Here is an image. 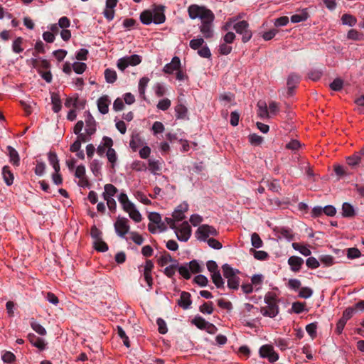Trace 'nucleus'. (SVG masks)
<instances>
[{"label":"nucleus","instance_id":"f3484780","mask_svg":"<svg viewBox=\"0 0 364 364\" xmlns=\"http://www.w3.org/2000/svg\"><path fill=\"white\" fill-rule=\"evenodd\" d=\"M28 338L31 343L38 348L40 350H43L46 348V343L43 339L36 336L33 333H29L28 335Z\"/></svg>","mask_w":364,"mask_h":364},{"label":"nucleus","instance_id":"e2e57ef3","mask_svg":"<svg viewBox=\"0 0 364 364\" xmlns=\"http://www.w3.org/2000/svg\"><path fill=\"white\" fill-rule=\"evenodd\" d=\"M171 106V100L168 98H164L160 100L157 105V108L163 111L167 110Z\"/></svg>","mask_w":364,"mask_h":364},{"label":"nucleus","instance_id":"4c0bfd02","mask_svg":"<svg viewBox=\"0 0 364 364\" xmlns=\"http://www.w3.org/2000/svg\"><path fill=\"white\" fill-rule=\"evenodd\" d=\"M343 24L348 25L349 26H353L357 22V19L355 16L351 14H345L341 17Z\"/></svg>","mask_w":364,"mask_h":364},{"label":"nucleus","instance_id":"9b49d317","mask_svg":"<svg viewBox=\"0 0 364 364\" xmlns=\"http://www.w3.org/2000/svg\"><path fill=\"white\" fill-rule=\"evenodd\" d=\"M288 264L290 267V269L294 272H298L300 271L301 266L304 264V259L298 256H291L288 259Z\"/></svg>","mask_w":364,"mask_h":364},{"label":"nucleus","instance_id":"f257e3e1","mask_svg":"<svg viewBox=\"0 0 364 364\" xmlns=\"http://www.w3.org/2000/svg\"><path fill=\"white\" fill-rule=\"evenodd\" d=\"M264 302L267 306L261 308V314L264 316L274 318L279 314L277 295L272 292L267 293L264 296Z\"/></svg>","mask_w":364,"mask_h":364},{"label":"nucleus","instance_id":"9d476101","mask_svg":"<svg viewBox=\"0 0 364 364\" xmlns=\"http://www.w3.org/2000/svg\"><path fill=\"white\" fill-rule=\"evenodd\" d=\"M102 140L105 141V146L107 147L106 154L107 159L112 164V167H114V165L117 159L115 150L112 148L113 145V141L110 137L108 136H104Z\"/></svg>","mask_w":364,"mask_h":364},{"label":"nucleus","instance_id":"c85d7f7f","mask_svg":"<svg viewBox=\"0 0 364 364\" xmlns=\"http://www.w3.org/2000/svg\"><path fill=\"white\" fill-rule=\"evenodd\" d=\"M175 111L178 119H184L187 118L188 109L183 104L178 103L175 107Z\"/></svg>","mask_w":364,"mask_h":364},{"label":"nucleus","instance_id":"bb28decb","mask_svg":"<svg viewBox=\"0 0 364 364\" xmlns=\"http://www.w3.org/2000/svg\"><path fill=\"white\" fill-rule=\"evenodd\" d=\"M300 80L301 76L299 74L291 73L289 74L287 78V86L290 87L291 88H296Z\"/></svg>","mask_w":364,"mask_h":364},{"label":"nucleus","instance_id":"338daca9","mask_svg":"<svg viewBox=\"0 0 364 364\" xmlns=\"http://www.w3.org/2000/svg\"><path fill=\"white\" fill-rule=\"evenodd\" d=\"M194 282L200 287H205L208 284V280L205 276L199 274L195 277Z\"/></svg>","mask_w":364,"mask_h":364},{"label":"nucleus","instance_id":"a19ab883","mask_svg":"<svg viewBox=\"0 0 364 364\" xmlns=\"http://www.w3.org/2000/svg\"><path fill=\"white\" fill-rule=\"evenodd\" d=\"M179 274L186 279H189L191 278V273H190V269L188 265V264H186L185 265L179 266V264L178 263V269Z\"/></svg>","mask_w":364,"mask_h":364},{"label":"nucleus","instance_id":"13d9d810","mask_svg":"<svg viewBox=\"0 0 364 364\" xmlns=\"http://www.w3.org/2000/svg\"><path fill=\"white\" fill-rule=\"evenodd\" d=\"M127 58L129 65H132V66L137 65L141 61V57L139 55H136V54L130 55V56H127Z\"/></svg>","mask_w":364,"mask_h":364},{"label":"nucleus","instance_id":"2f4dec72","mask_svg":"<svg viewBox=\"0 0 364 364\" xmlns=\"http://www.w3.org/2000/svg\"><path fill=\"white\" fill-rule=\"evenodd\" d=\"M162 161L160 160H149V168L154 174H159V171H161Z\"/></svg>","mask_w":364,"mask_h":364},{"label":"nucleus","instance_id":"a18cd8bd","mask_svg":"<svg viewBox=\"0 0 364 364\" xmlns=\"http://www.w3.org/2000/svg\"><path fill=\"white\" fill-rule=\"evenodd\" d=\"M204 43L205 41L203 38L200 37L192 39L189 43V46L193 50H198L200 47L203 46Z\"/></svg>","mask_w":364,"mask_h":364},{"label":"nucleus","instance_id":"6ab92c4d","mask_svg":"<svg viewBox=\"0 0 364 364\" xmlns=\"http://www.w3.org/2000/svg\"><path fill=\"white\" fill-rule=\"evenodd\" d=\"M341 215L343 218H351L355 216L356 211L350 203L345 202L342 205Z\"/></svg>","mask_w":364,"mask_h":364},{"label":"nucleus","instance_id":"aec40b11","mask_svg":"<svg viewBox=\"0 0 364 364\" xmlns=\"http://www.w3.org/2000/svg\"><path fill=\"white\" fill-rule=\"evenodd\" d=\"M86 123V132L88 136L92 135L96 131V122L94 117L88 113L87 118L85 119Z\"/></svg>","mask_w":364,"mask_h":364},{"label":"nucleus","instance_id":"a211bd4d","mask_svg":"<svg viewBox=\"0 0 364 364\" xmlns=\"http://www.w3.org/2000/svg\"><path fill=\"white\" fill-rule=\"evenodd\" d=\"M6 149L10 163L14 166H18L20 165V156L18 151L11 146H8Z\"/></svg>","mask_w":364,"mask_h":364},{"label":"nucleus","instance_id":"412c9836","mask_svg":"<svg viewBox=\"0 0 364 364\" xmlns=\"http://www.w3.org/2000/svg\"><path fill=\"white\" fill-rule=\"evenodd\" d=\"M2 176L7 186H11L14 183V174L9 166H4L2 168Z\"/></svg>","mask_w":364,"mask_h":364},{"label":"nucleus","instance_id":"6e6d98bb","mask_svg":"<svg viewBox=\"0 0 364 364\" xmlns=\"http://www.w3.org/2000/svg\"><path fill=\"white\" fill-rule=\"evenodd\" d=\"M159 332L161 334H165L168 331L166 323L161 318H158L156 320Z\"/></svg>","mask_w":364,"mask_h":364},{"label":"nucleus","instance_id":"72a5a7b5","mask_svg":"<svg viewBox=\"0 0 364 364\" xmlns=\"http://www.w3.org/2000/svg\"><path fill=\"white\" fill-rule=\"evenodd\" d=\"M192 323L194 324L200 330H205L207 325L208 324V321H207L205 318L203 317L198 316H196L192 320Z\"/></svg>","mask_w":364,"mask_h":364},{"label":"nucleus","instance_id":"ddd939ff","mask_svg":"<svg viewBox=\"0 0 364 364\" xmlns=\"http://www.w3.org/2000/svg\"><path fill=\"white\" fill-rule=\"evenodd\" d=\"M191 294L187 291H182L181 293L180 299L178 300L177 304L183 309H188L191 307L192 301L191 299Z\"/></svg>","mask_w":364,"mask_h":364},{"label":"nucleus","instance_id":"774afa93","mask_svg":"<svg viewBox=\"0 0 364 364\" xmlns=\"http://www.w3.org/2000/svg\"><path fill=\"white\" fill-rule=\"evenodd\" d=\"M322 75L321 71L318 70H310L308 73V77L314 81L318 80Z\"/></svg>","mask_w":364,"mask_h":364},{"label":"nucleus","instance_id":"09e8293b","mask_svg":"<svg viewBox=\"0 0 364 364\" xmlns=\"http://www.w3.org/2000/svg\"><path fill=\"white\" fill-rule=\"evenodd\" d=\"M31 326L37 333L41 336H44L47 333L46 330L43 326L34 321L31 322Z\"/></svg>","mask_w":364,"mask_h":364},{"label":"nucleus","instance_id":"7c9ffc66","mask_svg":"<svg viewBox=\"0 0 364 364\" xmlns=\"http://www.w3.org/2000/svg\"><path fill=\"white\" fill-rule=\"evenodd\" d=\"M105 192L103 193L104 199L107 198H112L118 191L117 188L112 184H106L104 187Z\"/></svg>","mask_w":364,"mask_h":364},{"label":"nucleus","instance_id":"0eeeda50","mask_svg":"<svg viewBox=\"0 0 364 364\" xmlns=\"http://www.w3.org/2000/svg\"><path fill=\"white\" fill-rule=\"evenodd\" d=\"M215 16L213 14V17H209L201 21V25L200 26V31L205 38H210L213 36L214 31L213 28V22L214 21Z\"/></svg>","mask_w":364,"mask_h":364},{"label":"nucleus","instance_id":"052dcab7","mask_svg":"<svg viewBox=\"0 0 364 364\" xmlns=\"http://www.w3.org/2000/svg\"><path fill=\"white\" fill-rule=\"evenodd\" d=\"M91 237L95 240L94 241H97L102 239V232L96 227L92 226L90 230Z\"/></svg>","mask_w":364,"mask_h":364},{"label":"nucleus","instance_id":"1a4fd4ad","mask_svg":"<svg viewBox=\"0 0 364 364\" xmlns=\"http://www.w3.org/2000/svg\"><path fill=\"white\" fill-rule=\"evenodd\" d=\"M128 223L127 218L120 217L117 218L114 223V229L119 236L123 237L129 232V225Z\"/></svg>","mask_w":364,"mask_h":364},{"label":"nucleus","instance_id":"c756f323","mask_svg":"<svg viewBox=\"0 0 364 364\" xmlns=\"http://www.w3.org/2000/svg\"><path fill=\"white\" fill-rule=\"evenodd\" d=\"M347 38L356 41H364V34L355 29H350L347 33Z\"/></svg>","mask_w":364,"mask_h":364},{"label":"nucleus","instance_id":"473e14b6","mask_svg":"<svg viewBox=\"0 0 364 364\" xmlns=\"http://www.w3.org/2000/svg\"><path fill=\"white\" fill-rule=\"evenodd\" d=\"M211 279L217 288L225 289V282L224 279L222 278L220 272L211 274Z\"/></svg>","mask_w":364,"mask_h":364},{"label":"nucleus","instance_id":"37998d69","mask_svg":"<svg viewBox=\"0 0 364 364\" xmlns=\"http://www.w3.org/2000/svg\"><path fill=\"white\" fill-rule=\"evenodd\" d=\"M178 269V263L171 264L168 267H166L164 270V273L166 276H167L168 278L173 279V276L176 274V271Z\"/></svg>","mask_w":364,"mask_h":364},{"label":"nucleus","instance_id":"4be33fe9","mask_svg":"<svg viewBox=\"0 0 364 364\" xmlns=\"http://www.w3.org/2000/svg\"><path fill=\"white\" fill-rule=\"evenodd\" d=\"M274 231L277 232V236L279 239L285 238L289 241L293 240V234L291 232V230L289 228H277L276 229H274Z\"/></svg>","mask_w":364,"mask_h":364},{"label":"nucleus","instance_id":"f704fd0d","mask_svg":"<svg viewBox=\"0 0 364 364\" xmlns=\"http://www.w3.org/2000/svg\"><path fill=\"white\" fill-rule=\"evenodd\" d=\"M309 18V14L306 10L301 11L299 14H294L291 16L292 23H299L306 21Z\"/></svg>","mask_w":364,"mask_h":364},{"label":"nucleus","instance_id":"39448f33","mask_svg":"<svg viewBox=\"0 0 364 364\" xmlns=\"http://www.w3.org/2000/svg\"><path fill=\"white\" fill-rule=\"evenodd\" d=\"M232 28L237 33L242 35V41L243 43H247L251 39L252 33L249 29V23L247 21L243 20L237 22L233 24Z\"/></svg>","mask_w":364,"mask_h":364},{"label":"nucleus","instance_id":"5fc2aeb1","mask_svg":"<svg viewBox=\"0 0 364 364\" xmlns=\"http://www.w3.org/2000/svg\"><path fill=\"white\" fill-rule=\"evenodd\" d=\"M73 68L77 74H82L85 71L87 65L84 63L76 62L73 64Z\"/></svg>","mask_w":364,"mask_h":364},{"label":"nucleus","instance_id":"bf43d9fd","mask_svg":"<svg viewBox=\"0 0 364 364\" xmlns=\"http://www.w3.org/2000/svg\"><path fill=\"white\" fill-rule=\"evenodd\" d=\"M306 264L309 268L316 269L319 267L320 263L315 257H310L306 259Z\"/></svg>","mask_w":364,"mask_h":364},{"label":"nucleus","instance_id":"5701e85b","mask_svg":"<svg viewBox=\"0 0 364 364\" xmlns=\"http://www.w3.org/2000/svg\"><path fill=\"white\" fill-rule=\"evenodd\" d=\"M51 103L53 105L52 109L55 113H58L61 110L62 102L60 95L58 93H51Z\"/></svg>","mask_w":364,"mask_h":364},{"label":"nucleus","instance_id":"f8f14e48","mask_svg":"<svg viewBox=\"0 0 364 364\" xmlns=\"http://www.w3.org/2000/svg\"><path fill=\"white\" fill-rule=\"evenodd\" d=\"M164 6H159L155 8L153 13V22L156 24L163 23L166 20V16L164 13Z\"/></svg>","mask_w":364,"mask_h":364},{"label":"nucleus","instance_id":"4468645a","mask_svg":"<svg viewBox=\"0 0 364 364\" xmlns=\"http://www.w3.org/2000/svg\"><path fill=\"white\" fill-rule=\"evenodd\" d=\"M110 100L107 95L100 97L97 100V107L100 113L105 114L109 112Z\"/></svg>","mask_w":364,"mask_h":364},{"label":"nucleus","instance_id":"0e129e2a","mask_svg":"<svg viewBox=\"0 0 364 364\" xmlns=\"http://www.w3.org/2000/svg\"><path fill=\"white\" fill-rule=\"evenodd\" d=\"M198 54L204 58H209L211 56L210 50L206 45L202 46L201 48L198 50Z\"/></svg>","mask_w":364,"mask_h":364},{"label":"nucleus","instance_id":"f03ea898","mask_svg":"<svg viewBox=\"0 0 364 364\" xmlns=\"http://www.w3.org/2000/svg\"><path fill=\"white\" fill-rule=\"evenodd\" d=\"M223 276L228 279V287L234 290H237L240 285V278L237 276L240 271L233 269L229 264H225L222 266Z\"/></svg>","mask_w":364,"mask_h":364},{"label":"nucleus","instance_id":"6e6552de","mask_svg":"<svg viewBox=\"0 0 364 364\" xmlns=\"http://www.w3.org/2000/svg\"><path fill=\"white\" fill-rule=\"evenodd\" d=\"M191 228L187 221L183 222L180 228L175 230L177 239L180 241L187 242L191 235Z\"/></svg>","mask_w":364,"mask_h":364},{"label":"nucleus","instance_id":"dca6fc26","mask_svg":"<svg viewBox=\"0 0 364 364\" xmlns=\"http://www.w3.org/2000/svg\"><path fill=\"white\" fill-rule=\"evenodd\" d=\"M188 209V205L187 203H182L179 205L173 213V218L175 220L181 221L184 219V213Z\"/></svg>","mask_w":364,"mask_h":364},{"label":"nucleus","instance_id":"b1692460","mask_svg":"<svg viewBox=\"0 0 364 364\" xmlns=\"http://www.w3.org/2000/svg\"><path fill=\"white\" fill-rule=\"evenodd\" d=\"M49 164L53 166L55 172L60 171L59 160L57 154L53 151H49L48 154Z\"/></svg>","mask_w":364,"mask_h":364},{"label":"nucleus","instance_id":"393cba45","mask_svg":"<svg viewBox=\"0 0 364 364\" xmlns=\"http://www.w3.org/2000/svg\"><path fill=\"white\" fill-rule=\"evenodd\" d=\"M345 252H346L348 258L350 259L358 258L361 255L360 250L355 247L348 248L346 250H336L337 253L341 252L343 255H344Z\"/></svg>","mask_w":364,"mask_h":364},{"label":"nucleus","instance_id":"c9c22d12","mask_svg":"<svg viewBox=\"0 0 364 364\" xmlns=\"http://www.w3.org/2000/svg\"><path fill=\"white\" fill-rule=\"evenodd\" d=\"M105 78L107 82L114 83L117 78L116 71L110 68L106 69L105 70Z\"/></svg>","mask_w":364,"mask_h":364},{"label":"nucleus","instance_id":"4d7b16f0","mask_svg":"<svg viewBox=\"0 0 364 364\" xmlns=\"http://www.w3.org/2000/svg\"><path fill=\"white\" fill-rule=\"evenodd\" d=\"M313 294V291L309 287H301L300 289L299 296L304 299H308Z\"/></svg>","mask_w":364,"mask_h":364},{"label":"nucleus","instance_id":"2eb2a0df","mask_svg":"<svg viewBox=\"0 0 364 364\" xmlns=\"http://www.w3.org/2000/svg\"><path fill=\"white\" fill-rule=\"evenodd\" d=\"M181 60L178 57H173L170 63L166 64L164 68V71L166 73H173V71H177L180 69Z\"/></svg>","mask_w":364,"mask_h":364},{"label":"nucleus","instance_id":"c03bdc74","mask_svg":"<svg viewBox=\"0 0 364 364\" xmlns=\"http://www.w3.org/2000/svg\"><path fill=\"white\" fill-rule=\"evenodd\" d=\"M199 310L203 314H211L214 311L213 303L212 301L205 302L199 307Z\"/></svg>","mask_w":364,"mask_h":364},{"label":"nucleus","instance_id":"49530a36","mask_svg":"<svg viewBox=\"0 0 364 364\" xmlns=\"http://www.w3.org/2000/svg\"><path fill=\"white\" fill-rule=\"evenodd\" d=\"M117 334L122 339L124 345L129 348L130 346V343L128 336L125 333V331L119 326H117Z\"/></svg>","mask_w":364,"mask_h":364},{"label":"nucleus","instance_id":"de8ad7c7","mask_svg":"<svg viewBox=\"0 0 364 364\" xmlns=\"http://www.w3.org/2000/svg\"><path fill=\"white\" fill-rule=\"evenodd\" d=\"M251 242H252V245L254 247H255V248H259L263 245V242L261 240L259 235L257 233H256V232H254L252 235V236H251Z\"/></svg>","mask_w":364,"mask_h":364},{"label":"nucleus","instance_id":"a878e982","mask_svg":"<svg viewBox=\"0 0 364 364\" xmlns=\"http://www.w3.org/2000/svg\"><path fill=\"white\" fill-rule=\"evenodd\" d=\"M139 18L143 24L149 25L153 22V12L145 10L141 13Z\"/></svg>","mask_w":364,"mask_h":364},{"label":"nucleus","instance_id":"58836bf2","mask_svg":"<svg viewBox=\"0 0 364 364\" xmlns=\"http://www.w3.org/2000/svg\"><path fill=\"white\" fill-rule=\"evenodd\" d=\"M258 106V115L261 118H266L269 117L268 108L267 107V104L264 102H259L257 104Z\"/></svg>","mask_w":364,"mask_h":364},{"label":"nucleus","instance_id":"603ef678","mask_svg":"<svg viewBox=\"0 0 364 364\" xmlns=\"http://www.w3.org/2000/svg\"><path fill=\"white\" fill-rule=\"evenodd\" d=\"M316 328H317V323L316 322L311 323L306 326V332L313 338L316 336Z\"/></svg>","mask_w":364,"mask_h":364},{"label":"nucleus","instance_id":"cd10ccee","mask_svg":"<svg viewBox=\"0 0 364 364\" xmlns=\"http://www.w3.org/2000/svg\"><path fill=\"white\" fill-rule=\"evenodd\" d=\"M158 262L161 267L166 265L168 262H174V264L178 263L177 260L174 259L171 255L166 251L164 252Z\"/></svg>","mask_w":364,"mask_h":364},{"label":"nucleus","instance_id":"69168bd1","mask_svg":"<svg viewBox=\"0 0 364 364\" xmlns=\"http://www.w3.org/2000/svg\"><path fill=\"white\" fill-rule=\"evenodd\" d=\"M1 358L5 363H11L15 360L16 356L13 353L7 351L3 354Z\"/></svg>","mask_w":364,"mask_h":364},{"label":"nucleus","instance_id":"423d86ee","mask_svg":"<svg viewBox=\"0 0 364 364\" xmlns=\"http://www.w3.org/2000/svg\"><path fill=\"white\" fill-rule=\"evenodd\" d=\"M259 353L260 357L267 358L270 363H274L279 359V355L271 345H263L260 347Z\"/></svg>","mask_w":364,"mask_h":364},{"label":"nucleus","instance_id":"ea45409f","mask_svg":"<svg viewBox=\"0 0 364 364\" xmlns=\"http://www.w3.org/2000/svg\"><path fill=\"white\" fill-rule=\"evenodd\" d=\"M90 167L93 174L97 176L100 173L102 163L97 159H94L90 163Z\"/></svg>","mask_w":364,"mask_h":364},{"label":"nucleus","instance_id":"864d4df0","mask_svg":"<svg viewBox=\"0 0 364 364\" xmlns=\"http://www.w3.org/2000/svg\"><path fill=\"white\" fill-rule=\"evenodd\" d=\"M319 260L326 267L332 266L334 264L333 257L331 255H321L319 257Z\"/></svg>","mask_w":364,"mask_h":364},{"label":"nucleus","instance_id":"79ce46f5","mask_svg":"<svg viewBox=\"0 0 364 364\" xmlns=\"http://www.w3.org/2000/svg\"><path fill=\"white\" fill-rule=\"evenodd\" d=\"M93 245L95 249L98 252H104L108 250V245L102 239L94 241Z\"/></svg>","mask_w":364,"mask_h":364},{"label":"nucleus","instance_id":"e433bc0d","mask_svg":"<svg viewBox=\"0 0 364 364\" xmlns=\"http://www.w3.org/2000/svg\"><path fill=\"white\" fill-rule=\"evenodd\" d=\"M292 247L299 251L304 256H309L311 254V250L306 246L301 245L300 243L294 242L292 243Z\"/></svg>","mask_w":364,"mask_h":364},{"label":"nucleus","instance_id":"20e7f679","mask_svg":"<svg viewBox=\"0 0 364 364\" xmlns=\"http://www.w3.org/2000/svg\"><path fill=\"white\" fill-rule=\"evenodd\" d=\"M218 233L213 226L204 224L198 227L195 235L198 240L205 242L210 236H217Z\"/></svg>","mask_w":364,"mask_h":364},{"label":"nucleus","instance_id":"680f3d73","mask_svg":"<svg viewBox=\"0 0 364 364\" xmlns=\"http://www.w3.org/2000/svg\"><path fill=\"white\" fill-rule=\"evenodd\" d=\"M343 82L340 78L335 79L330 85V87L334 91H339L342 89Z\"/></svg>","mask_w":364,"mask_h":364},{"label":"nucleus","instance_id":"8fccbe9b","mask_svg":"<svg viewBox=\"0 0 364 364\" xmlns=\"http://www.w3.org/2000/svg\"><path fill=\"white\" fill-rule=\"evenodd\" d=\"M23 43V38L21 37L17 38L13 43L12 50L16 53H20L23 51L21 44Z\"/></svg>","mask_w":364,"mask_h":364},{"label":"nucleus","instance_id":"3c124183","mask_svg":"<svg viewBox=\"0 0 364 364\" xmlns=\"http://www.w3.org/2000/svg\"><path fill=\"white\" fill-rule=\"evenodd\" d=\"M188 267H189V269L190 270L193 272V273H200L202 272V267H200V265L199 264V263L193 259L192 261H191L188 264Z\"/></svg>","mask_w":364,"mask_h":364},{"label":"nucleus","instance_id":"7ed1b4c3","mask_svg":"<svg viewBox=\"0 0 364 364\" xmlns=\"http://www.w3.org/2000/svg\"><path fill=\"white\" fill-rule=\"evenodd\" d=\"M188 12L189 17L192 19L200 18L201 21L205 18L213 17V11L205 6L192 4L188 6Z\"/></svg>","mask_w":364,"mask_h":364}]
</instances>
